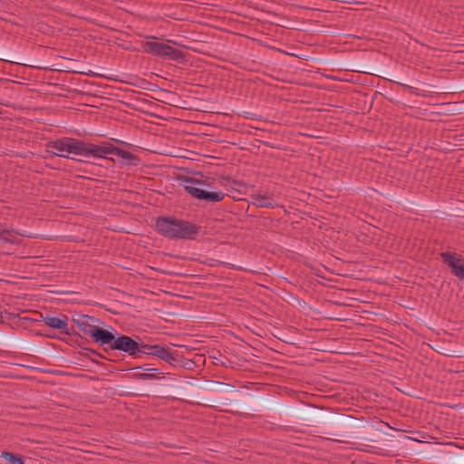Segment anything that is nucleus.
<instances>
[{"label": "nucleus", "instance_id": "6ab92c4d", "mask_svg": "<svg viewBox=\"0 0 464 464\" xmlns=\"http://www.w3.org/2000/svg\"><path fill=\"white\" fill-rule=\"evenodd\" d=\"M133 370H135V371L136 370H143L144 372H155L158 374H164L165 373L164 372L160 371L158 368H151L150 363H145V364H143L141 366L135 367V368H133Z\"/></svg>", "mask_w": 464, "mask_h": 464}, {"label": "nucleus", "instance_id": "0eeeda50", "mask_svg": "<svg viewBox=\"0 0 464 464\" xmlns=\"http://www.w3.org/2000/svg\"><path fill=\"white\" fill-rule=\"evenodd\" d=\"M41 321L44 324L52 329L59 330L61 334L66 335H75L82 337L74 329V327H68L69 318L65 314H60L59 316H53L48 314H40Z\"/></svg>", "mask_w": 464, "mask_h": 464}, {"label": "nucleus", "instance_id": "72a5a7b5", "mask_svg": "<svg viewBox=\"0 0 464 464\" xmlns=\"http://www.w3.org/2000/svg\"><path fill=\"white\" fill-rule=\"evenodd\" d=\"M86 158H87V157H82L81 159H82V160H86Z\"/></svg>", "mask_w": 464, "mask_h": 464}, {"label": "nucleus", "instance_id": "423d86ee", "mask_svg": "<svg viewBox=\"0 0 464 464\" xmlns=\"http://www.w3.org/2000/svg\"><path fill=\"white\" fill-rule=\"evenodd\" d=\"M108 155H114L117 157H120L123 160H128V164L130 165H136L135 162L139 160L138 157L133 155L128 150L120 149L116 146H114L112 143L108 141H102L100 144L93 143V151H92V157L93 158H99V159H106L110 160H113L112 158L108 157Z\"/></svg>", "mask_w": 464, "mask_h": 464}, {"label": "nucleus", "instance_id": "a878e982", "mask_svg": "<svg viewBox=\"0 0 464 464\" xmlns=\"http://www.w3.org/2000/svg\"><path fill=\"white\" fill-rule=\"evenodd\" d=\"M244 117L246 119H249V120H257V119H259V116H257L256 114H255L253 112H248V111H245L244 112Z\"/></svg>", "mask_w": 464, "mask_h": 464}, {"label": "nucleus", "instance_id": "b1692460", "mask_svg": "<svg viewBox=\"0 0 464 464\" xmlns=\"http://www.w3.org/2000/svg\"><path fill=\"white\" fill-rule=\"evenodd\" d=\"M401 86H402L404 89H406V90L410 91L411 93H415V94H417V95H421V96H427V94H426V93H420V92H418V91H419V89H418V88H415V87H412V86H410V85H407V84H401Z\"/></svg>", "mask_w": 464, "mask_h": 464}, {"label": "nucleus", "instance_id": "393cba45", "mask_svg": "<svg viewBox=\"0 0 464 464\" xmlns=\"http://www.w3.org/2000/svg\"><path fill=\"white\" fill-rule=\"evenodd\" d=\"M182 179L185 182L191 183V184H204V181L199 180V179H196L195 178L183 177Z\"/></svg>", "mask_w": 464, "mask_h": 464}, {"label": "nucleus", "instance_id": "c85d7f7f", "mask_svg": "<svg viewBox=\"0 0 464 464\" xmlns=\"http://www.w3.org/2000/svg\"><path fill=\"white\" fill-rule=\"evenodd\" d=\"M45 336H46V337H48V338H52V339L56 338V335H55V334H45Z\"/></svg>", "mask_w": 464, "mask_h": 464}, {"label": "nucleus", "instance_id": "412c9836", "mask_svg": "<svg viewBox=\"0 0 464 464\" xmlns=\"http://www.w3.org/2000/svg\"><path fill=\"white\" fill-rule=\"evenodd\" d=\"M325 435H327V439L328 440H334V441H338V442H344L345 441V436L343 435H341V434H337V433H334V432H325Z\"/></svg>", "mask_w": 464, "mask_h": 464}, {"label": "nucleus", "instance_id": "20e7f679", "mask_svg": "<svg viewBox=\"0 0 464 464\" xmlns=\"http://www.w3.org/2000/svg\"><path fill=\"white\" fill-rule=\"evenodd\" d=\"M72 321L79 330L90 336L92 342L103 345L109 331L92 324L93 322H100L99 319L86 314H78L72 318Z\"/></svg>", "mask_w": 464, "mask_h": 464}, {"label": "nucleus", "instance_id": "4468645a", "mask_svg": "<svg viewBox=\"0 0 464 464\" xmlns=\"http://www.w3.org/2000/svg\"><path fill=\"white\" fill-rule=\"evenodd\" d=\"M332 421L337 426H353L358 422V419L347 414H339L332 419Z\"/></svg>", "mask_w": 464, "mask_h": 464}, {"label": "nucleus", "instance_id": "c756f323", "mask_svg": "<svg viewBox=\"0 0 464 464\" xmlns=\"http://www.w3.org/2000/svg\"><path fill=\"white\" fill-rule=\"evenodd\" d=\"M354 71H355V72H364V69H363V68H362V67H360V66H358V67H357V69H356V70H354Z\"/></svg>", "mask_w": 464, "mask_h": 464}, {"label": "nucleus", "instance_id": "1a4fd4ad", "mask_svg": "<svg viewBox=\"0 0 464 464\" xmlns=\"http://www.w3.org/2000/svg\"><path fill=\"white\" fill-rule=\"evenodd\" d=\"M443 263L450 268L451 274L459 279H464V258L454 252L440 253Z\"/></svg>", "mask_w": 464, "mask_h": 464}, {"label": "nucleus", "instance_id": "473e14b6", "mask_svg": "<svg viewBox=\"0 0 464 464\" xmlns=\"http://www.w3.org/2000/svg\"><path fill=\"white\" fill-rule=\"evenodd\" d=\"M148 38L156 39V37H155V36H148Z\"/></svg>", "mask_w": 464, "mask_h": 464}, {"label": "nucleus", "instance_id": "aec40b11", "mask_svg": "<svg viewBox=\"0 0 464 464\" xmlns=\"http://www.w3.org/2000/svg\"><path fill=\"white\" fill-rule=\"evenodd\" d=\"M270 430H282L286 431V432H288V431H298L293 426H288V425L282 426V425H278V424H275V423H272V426L270 427Z\"/></svg>", "mask_w": 464, "mask_h": 464}, {"label": "nucleus", "instance_id": "f8f14e48", "mask_svg": "<svg viewBox=\"0 0 464 464\" xmlns=\"http://www.w3.org/2000/svg\"><path fill=\"white\" fill-rule=\"evenodd\" d=\"M251 198H253L252 204L256 208H274L277 206L272 202L270 196L267 194L261 195L256 193L251 195Z\"/></svg>", "mask_w": 464, "mask_h": 464}, {"label": "nucleus", "instance_id": "9b49d317", "mask_svg": "<svg viewBox=\"0 0 464 464\" xmlns=\"http://www.w3.org/2000/svg\"><path fill=\"white\" fill-rule=\"evenodd\" d=\"M200 385L210 392H232L235 389L232 384L213 380H206Z\"/></svg>", "mask_w": 464, "mask_h": 464}, {"label": "nucleus", "instance_id": "2f4dec72", "mask_svg": "<svg viewBox=\"0 0 464 464\" xmlns=\"http://www.w3.org/2000/svg\"><path fill=\"white\" fill-rule=\"evenodd\" d=\"M0 322L4 323L3 320H2V314H0Z\"/></svg>", "mask_w": 464, "mask_h": 464}, {"label": "nucleus", "instance_id": "4be33fe9", "mask_svg": "<svg viewBox=\"0 0 464 464\" xmlns=\"http://www.w3.org/2000/svg\"><path fill=\"white\" fill-rule=\"evenodd\" d=\"M85 351H86V353H82V354L83 356H85V357L90 358L92 362H96V361H95V360L92 359V358L89 356V354H88L89 353H91L92 354H94V355H96V356H99V357H101V358H105L102 353H100L99 352H97V351H95V350H93V349H91V348H85Z\"/></svg>", "mask_w": 464, "mask_h": 464}, {"label": "nucleus", "instance_id": "a211bd4d", "mask_svg": "<svg viewBox=\"0 0 464 464\" xmlns=\"http://www.w3.org/2000/svg\"><path fill=\"white\" fill-rule=\"evenodd\" d=\"M159 375L157 372L153 373L151 372L133 373V377L137 380H156L160 378Z\"/></svg>", "mask_w": 464, "mask_h": 464}, {"label": "nucleus", "instance_id": "7c9ffc66", "mask_svg": "<svg viewBox=\"0 0 464 464\" xmlns=\"http://www.w3.org/2000/svg\"><path fill=\"white\" fill-rule=\"evenodd\" d=\"M404 439L405 440H412V438L408 437V436H405ZM413 440L419 441V440H417V439H413Z\"/></svg>", "mask_w": 464, "mask_h": 464}, {"label": "nucleus", "instance_id": "f3484780", "mask_svg": "<svg viewBox=\"0 0 464 464\" xmlns=\"http://www.w3.org/2000/svg\"><path fill=\"white\" fill-rule=\"evenodd\" d=\"M195 400H197L196 403L198 405H204V406H216L220 404L221 401L219 399H209L205 397H195Z\"/></svg>", "mask_w": 464, "mask_h": 464}, {"label": "nucleus", "instance_id": "f257e3e1", "mask_svg": "<svg viewBox=\"0 0 464 464\" xmlns=\"http://www.w3.org/2000/svg\"><path fill=\"white\" fill-rule=\"evenodd\" d=\"M137 339L134 340L125 334L115 336L112 332L109 331L102 345H106L103 350L108 353L113 350L121 351L134 358H140V354L152 355L171 367L185 368L187 363L178 350L161 344L145 343L140 337H137Z\"/></svg>", "mask_w": 464, "mask_h": 464}, {"label": "nucleus", "instance_id": "2eb2a0df", "mask_svg": "<svg viewBox=\"0 0 464 464\" xmlns=\"http://www.w3.org/2000/svg\"><path fill=\"white\" fill-rule=\"evenodd\" d=\"M0 458H4L8 461V464H24V457L19 454L13 453L11 451H2Z\"/></svg>", "mask_w": 464, "mask_h": 464}, {"label": "nucleus", "instance_id": "ddd939ff", "mask_svg": "<svg viewBox=\"0 0 464 464\" xmlns=\"http://www.w3.org/2000/svg\"><path fill=\"white\" fill-rule=\"evenodd\" d=\"M267 407L279 413L289 414L296 417H304V413L298 409L288 407L279 403H269L267 404Z\"/></svg>", "mask_w": 464, "mask_h": 464}, {"label": "nucleus", "instance_id": "dca6fc26", "mask_svg": "<svg viewBox=\"0 0 464 464\" xmlns=\"http://www.w3.org/2000/svg\"><path fill=\"white\" fill-rule=\"evenodd\" d=\"M2 227H3V225L0 224V243H2V242L14 243L15 242L14 235H22L21 233H18L14 230L2 229Z\"/></svg>", "mask_w": 464, "mask_h": 464}, {"label": "nucleus", "instance_id": "9d476101", "mask_svg": "<svg viewBox=\"0 0 464 464\" xmlns=\"http://www.w3.org/2000/svg\"><path fill=\"white\" fill-rule=\"evenodd\" d=\"M388 443L384 447H377L374 444L377 442L373 440L363 439L365 443L362 445L371 448L370 450H366L367 452L379 454L382 456H397L395 453L397 450V442L393 440V436H387Z\"/></svg>", "mask_w": 464, "mask_h": 464}, {"label": "nucleus", "instance_id": "bb28decb", "mask_svg": "<svg viewBox=\"0 0 464 464\" xmlns=\"http://www.w3.org/2000/svg\"><path fill=\"white\" fill-rule=\"evenodd\" d=\"M237 407L239 410L244 411H250L254 410L250 405L243 404V403L238 404Z\"/></svg>", "mask_w": 464, "mask_h": 464}, {"label": "nucleus", "instance_id": "f03ea898", "mask_svg": "<svg viewBox=\"0 0 464 464\" xmlns=\"http://www.w3.org/2000/svg\"><path fill=\"white\" fill-rule=\"evenodd\" d=\"M154 230L169 240L192 241L198 236L201 227L175 216H160L155 218Z\"/></svg>", "mask_w": 464, "mask_h": 464}, {"label": "nucleus", "instance_id": "39448f33", "mask_svg": "<svg viewBox=\"0 0 464 464\" xmlns=\"http://www.w3.org/2000/svg\"><path fill=\"white\" fill-rule=\"evenodd\" d=\"M144 51L155 56L162 57L169 61L184 63L186 54L179 49L174 48L167 44L158 42H145L142 44Z\"/></svg>", "mask_w": 464, "mask_h": 464}, {"label": "nucleus", "instance_id": "6e6552de", "mask_svg": "<svg viewBox=\"0 0 464 464\" xmlns=\"http://www.w3.org/2000/svg\"><path fill=\"white\" fill-rule=\"evenodd\" d=\"M184 189L187 193H188L191 197L198 199L204 200L211 203L219 202L224 199L225 193L218 191H208L199 188H196L191 185H185Z\"/></svg>", "mask_w": 464, "mask_h": 464}, {"label": "nucleus", "instance_id": "5701e85b", "mask_svg": "<svg viewBox=\"0 0 464 464\" xmlns=\"http://www.w3.org/2000/svg\"><path fill=\"white\" fill-rule=\"evenodd\" d=\"M0 60L2 61H5V62H10V63H19L18 62L14 61V58L6 53H4V52H0Z\"/></svg>", "mask_w": 464, "mask_h": 464}, {"label": "nucleus", "instance_id": "7ed1b4c3", "mask_svg": "<svg viewBox=\"0 0 464 464\" xmlns=\"http://www.w3.org/2000/svg\"><path fill=\"white\" fill-rule=\"evenodd\" d=\"M46 147L56 150H47L49 153H52L53 156L62 157L82 163H90V161L76 159L74 156L92 157L93 151V143L70 137L51 140L46 144Z\"/></svg>", "mask_w": 464, "mask_h": 464}, {"label": "nucleus", "instance_id": "cd10ccee", "mask_svg": "<svg viewBox=\"0 0 464 464\" xmlns=\"http://www.w3.org/2000/svg\"><path fill=\"white\" fill-rule=\"evenodd\" d=\"M80 72L82 73V74L89 75V76H96V75H98L97 73H94V72H92L91 71L88 72Z\"/></svg>", "mask_w": 464, "mask_h": 464}]
</instances>
